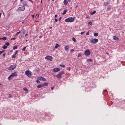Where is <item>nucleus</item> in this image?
<instances>
[{
    "label": "nucleus",
    "mask_w": 125,
    "mask_h": 125,
    "mask_svg": "<svg viewBox=\"0 0 125 125\" xmlns=\"http://www.w3.org/2000/svg\"><path fill=\"white\" fill-rule=\"evenodd\" d=\"M74 17H70L65 19V21L66 22H72L74 21Z\"/></svg>",
    "instance_id": "nucleus-1"
},
{
    "label": "nucleus",
    "mask_w": 125,
    "mask_h": 125,
    "mask_svg": "<svg viewBox=\"0 0 125 125\" xmlns=\"http://www.w3.org/2000/svg\"><path fill=\"white\" fill-rule=\"evenodd\" d=\"M17 76V73L16 72H15L11 74L8 77V79L10 80H11V78L13 77Z\"/></svg>",
    "instance_id": "nucleus-2"
},
{
    "label": "nucleus",
    "mask_w": 125,
    "mask_h": 125,
    "mask_svg": "<svg viewBox=\"0 0 125 125\" xmlns=\"http://www.w3.org/2000/svg\"><path fill=\"white\" fill-rule=\"evenodd\" d=\"M25 74L29 77H31L32 73L29 70L26 71L25 72Z\"/></svg>",
    "instance_id": "nucleus-3"
},
{
    "label": "nucleus",
    "mask_w": 125,
    "mask_h": 125,
    "mask_svg": "<svg viewBox=\"0 0 125 125\" xmlns=\"http://www.w3.org/2000/svg\"><path fill=\"white\" fill-rule=\"evenodd\" d=\"M16 67V65H11V66L9 67L8 69L9 70L12 71Z\"/></svg>",
    "instance_id": "nucleus-4"
},
{
    "label": "nucleus",
    "mask_w": 125,
    "mask_h": 125,
    "mask_svg": "<svg viewBox=\"0 0 125 125\" xmlns=\"http://www.w3.org/2000/svg\"><path fill=\"white\" fill-rule=\"evenodd\" d=\"M98 39H97L94 38L90 40L91 43L95 44L98 42Z\"/></svg>",
    "instance_id": "nucleus-5"
},
{
    "label": "nucleus",
    "mask_w": 125,
    "mask_h": 125,
    "mask_svg": "<svg viewBox=\"0 0 125 125\" xmlns=\"http://www.w3.org/2000/svg\"><path fill=\"white\" fill-rule=\"evenodd\" d=\"M25 7L24 6H22L19 7L18 9V10L19 11H24L25 9Z\"/></svg>",
    "instance_id": "nucleus-6"
},
{
    "label": "nucleus",
    "mask_w": 125,
    "mask_h": 125,
    "mask_svg": "<svg viewBox=\"0 0 125 125\" xmlns=\"http://www.w3.org/2000/svg\"><path fill=\"white\" fill-rule=\"evenodd\" d=\"M90 53V52L89 50H86L84 52V54L86 56L89 55Z\"/></svg>",
    "instance_id": "nucleus-7"
},
{
    "label": "nucleus",
    "mask_w": 125,
    "mask_h": 125,
    "mask_svg": "<svg viewBox=\"0 0 125 125\" xmlns=\"http://www.w3.org/2000/svg\"><path fill=\"white\" fill-rule=\"evenodd\" d=\"M45 58L46 59L48 60L51 61H52V57L51 56L47 55L45 57Z\"/></svg>",
    "instance_id": "nucleus-8"
},
{
    "label": "nucleus",
    "mask_w": 125,
    "mask_h": 125,
    "mask_svg": "<svg viewBox=\"0 0 125 125\" xmlns=\"http://www.w3.org/2000/svg\"><path fill=\"white\" fill-rule=\"evenodd\" d=\"M60 69L59 68H55L53 69V72H56L60 71Z\"/></svg>",
    "instance_id": "nucleus-9"
},
{
    "label": "nucleus",
    "mask_w": 125,
    "mask_h": 125,
    "mask_svg": "<svg viewBox=\"0 0 125 125\" xmlns=\"http://www.w3.org/2000/svg\"><path fill=\"white\" fill-rule=\"evenodd\" d=\"M56 77L57 78L59 79L61 78L62 77V76L61 74L59 73L58 74L56 75Z\"/></svg>",
    "instance_id": "nucleus-10"
},
{
    "label": "nucleus",
    "mask_w": 125,
    "mask_h": 125,
    "mask_svg": "<svg viewBox=\"0 0 125 125\" xmlns=\"http://www.w3.org/2000/svg\"><path fill=\"white\" fill-rule=\"evenodd\" d=\"M65 50L66 51H68L69 49V46L68 45L64 47Z\"/></svg>",
    "instance_id": "nucleus-11"
},
{
    "label": "nucleus",
    "mask_w": 125,
    "mask_h": 125,
    "mask_svg": "<svg viewBox=\"0 0 125 125\" xmlns=\"http://www.w3.org/2000/svg\"><path fill=\"white\" fill-rule=\"evenodd\" d=\"M23 4L24 6H26L27 4V1H25L23 2Z\"/></svg>",
    "instance_id": "nucleus-12"
},
{
    "label": "nucleus",
    "mask_w": 125,
    "mask_h": 125,
    "mask_svg": "<svg viewBox=\"0 0 125 125\" xmlns=\"http://www.w3.org/2000/svg\"><path fill=\"white\" fill-rule=\"evenodd\" d=\"M68 3V2L66 0H64L63 1V3L65 4V5H66Z\"/></svg>",
    "instance_id": "nucleus-13"
},
{
    "label": "nucleus",
    "mask_w": 125,
    "mask_h": 125,
    "mask_svg": "<svg viewBox=\"0 0 125 125\" xmlns=\"http://www.w3.org/2000/svg\"><path fill=\"white\" fill-rule=\"evenodd\" d=\"M114 39L115 40H118L119 39L116 36H114L113 37Z\"/></svg>",
    "instance_id": "nucleus-14"
},
{
    "label": "nucleus",
    "mask_w": 125,
    "mask_h": 125,
    "mask_svg": "<svg viewBox=\"0 0 125 125\" xmlns=\"http://www.w3.org/2000/svg\"><path fill=\"white\" fill-rule=\"evenodd\" d=\"M0 39H2L4 40H5L7 39V38L5 37H4L2 38H0Z\"/></svg>",
    "instance_id": "nucleus-15"
},
{
    "label": "nucleus",
    "mask_w": 125,
    "mask_h": 125,
    "mask_svg": "<svg viewBox=\"0 0 125 125\" xmlns=\"http://www.w3.org/2000/svg\"><path fill=\"white\" fill-rule=\"evenodd\" d=\"M43 86V85H39L37 86V87L38 88H41Z\"/></svg>",
    "instance_id": "nucleus-16"
},
{
    "label": "nucleus",
    "mask_w": 125,
    "mask_h": 125,
    "mask_svg": "<svg viewBox=\"0 0 125 125\" xmlns=\"http://www.w3.org/2000/svg\"><path fill=\"white\" fill-rule=\"evenodd\" d=\"M42 77L40 76L38 78V79L40 80H42Z\"/></svg>",
    "instance_id": "nucleus-17"
},
{
    "label": "nucleus",
    "mask_w": 125,
    "mask_h": 125,
    "mask_svg": "<svg viewBox=\"0 0 125 125\" xmlns=\"http://www.w3.org/2000/svg\"><path fill=\"white\" fill-rule=\"evenodd\" d=\"M59 47V45L58 43H56L55 44V48H57Z\"/></svg>",
    "instance_id": "nucleus-18"
},
{
    "label": "nucleus",
    "mask_w": 125,
    "mask_h": 125,
    "mask_svg": "<svg viewBox=\"0 0 125 125\" xmlns=\"http://www.w3.org/2000/svg\"><path fill=\"white\" fill-rule=\"evenodd\" d=\"M48 85V84L47 83H43V86H47Z\"/></svg>",
    "instance_id": "nucleus-19"
},
{
    "label": "nucleus",
    "mask_w": 125,
    "mask_h": 125,
    "mask_svg": "<svg viewBox=\"0 0 125 125\" xmlns=\"http://www.w3.org/2000/svg\"><path fill=\"white\" fill-rule=\"evenodd\" d=\"M67 11V10H64L63 13H62V14L64 15L66 13V12Z\"/></svg>",
    "instance_id": "nucleus-20"
},
{
    "label": "nucleus",
    "mask_w": 125,
    "mask_h": 125,
    "mask_svg": "<svg viewBox=\"0 0 125 125\" xmlns=\"http://www.w3.org/2000/svg\"><path fill=\"white\" fill-rule=\"evenodd\" d=\"M98 34L97 33H94V35L95 36H98Z\"/></svg>",
    "instance_id": "nucleus-21"
},
{
    "label": "nucleus",
    "mask_w": 125,
    "mask_h": 125,
    "mask_svg": "<svg viewBox=\"0 0 125 125\" xmlns=\"http://www.w3.org/2000/svg\"><path fill=\"white\" fill-rule=\"evenodd\" d=\"M96 12V11H94L93 12H92V13L91 12L90 13V14L91 15H93Z\"/></svg>",
    "instance_id": "nucleus-22"
},
{
    "label": "nucleus",
    "mask_w": 125,
    "mask_h": 125,
    "mask_svg": "<svg viewBox=\"0 0 125 125\" xmlns=\"http://www.w3.org/2000/svg\"><path fill=\"white\" fill-rule=\"evenodd\" d=\"M87 61L92 62L93 61V60L92 59H89L87 60Z\"/></svg>",
    "instance_id": "nucleus-23"
},
{
    "label": "nucleus",
    "mask_w": 125,
    "mask_h": 125,
    "mask_svg": "<svg viewBox=\"0 0 125 125\" xmlns=\"http://www.w3.org/2000/svg\"><path fill=\"white\" fill-rule=\"evenodd\" d=\"M72 40H73L75 42H76V40L75 39L74 37L73 38Z\"/></svg>",
    "instance_id": "nucleus-24"
},
{
    "label": "nucleus",
    "mask_w": 125,
    "mask_h": 125,
    "mask_svg": "<svg viewBox=\"0 0 125 125\" xmlns=\"http://www.w3.org/2000/svg\"><path fill=\"white\" fill-rule=\"evenodd\" d=\"M60 66L62 67L63 68H64L65 67V66L64 65L60 64Z\"/></svg>",
    "instance_id": "nucleus-25"
},
{
    "label": "nucleus",
    "mask_w": 125,
    "mask_h": 125,
    "mask_svg": "<svg viewBox=\"0 0 125 125\" xmlns=\"http://www.w3.org/2000/svg\"><path fill=\"white\" fill-rule=\"evenodd\" d=\"M88 24H90V25H92V22L91 21H89L88 23Z\"/></svg>",
    "instance_id": "nucleus-26"
},
{
    "label": "nucleus",
    "mask_w": 125,
    "mask_h": 125,
    "mask_svg": "<svg viewBox=\"0 0 125 125\" xmlns=\"http://www.w3.org/2000/svg\"><path fill=\"white\" fill-rule=\"evenodd\" d=\"M23 90L25 91H28L26 87H24L23 88Z\"/></svg>",
    "instance_id": "nucleus-27"
},
{
    "label": "nucleus",
    "mask_w": 125,
    "mask_h": 125,
    "mask_svg": "<svg viewBox=\"0 0 125 125\" xmlns=\"http://www.w3.org/2000/svg\"><path fill=\"white\" fill-rule=\"evenodd\" d=\"M7 46H6L5 45H4L3 48V49H6L7 48Z\"/></svg>",
    "instance_id": "nucleus-28"
},
{
    "label": "nucleus",
    "mask_w": 125,
    "mask_h": 125,
    "mask_svg": "<svg viewBox=\"0 0 125 125\" xmlns=\"http://www.w3.org/2000/svg\"><path fill=\"white\" fill-rule=\"evenodd\" d=\"M64 73V72L63 71H61L60 73H59L60 74H63Z\"/></svg>",
    "instance_id": "nucleus-29"
},
{
    "label": "nucleus",
    "mask_w": 125,
    "mask_h": 125,
    "mask_svg": "<svg viewBox=\"0 0 125 125\" xmlns=\"http://www.w3.org/2000/svg\"><path fill=\"white\" fill-rule=\"evenodd\" d=\"M15 55H16L15 54H14L12 56V58H15L16 57Z\"/></svg>",
    "instance_id": "nucleus-30"
},
{
    "label": "nucleus",
    "mask_w": 125,
    "mask_h": 125,
    "mask_svg": "<svg viewBox=\"0 0 125 125\" xmlns=\"http://www.w3.org/2000/svg\"><path fill=\"white\" fill-rule=\"evenodd\" d=\"M5 44L7 46H8L9 45V43L8 42H6L5 43Z\"/></svg>",
    "instance_id": "nucleus-31"
},
{
    "label": "nucleus",
    "mask_w": 125,
    "mask_h": 125,
    "mask_svg": "<svg viewBox=\"0 0 125 125\" xmlns=\"http://www.w3.org/2000/svg\"><path fill=\"white\" fill-rule=\"evenodd\" d=\"M17 48V47L16 46H14V47L13 48V50H15V49H16Z\"/></svg>",
    "instance_id": "nucleus-32"
},
{
    "label": "nucleus",
    "mask_w": 125,
    "mask_h": 125,
    "mask_svg": "<svg viewBox=\"0 0 125 125\" xmlns=\"http://www.w3.org/2000/svg\"><path fill=\"white\" fill-rule=\"evenodd\" d=\"M26 47H24L23 49H22V50L23 51H25V49H26Z\"/></svg>",
    "instance_id": "nucleus-33"
},
{
    "label": "nucleus",
    "mask_w": 125,
    "mask_h": 125,
    "mask_svg": "<svg viewBox=\"0 0 125 125\" xmlns=\"http://www.w3.org/2000/svg\"><path fill=\"white\" fill-rule=\"evenodd\" d=\"M42 80L44 81H46V79L45 78H43V77L42 78Z\"/></svg>",
    "instance_id": "nucleus-34"
},
{
    "label": "nucleus",
    "mask_w": 125,
    "mask_h": 125,
    "mask_svg": "<svg viewBox=\"0 0 125 125\" xmlns=\"http://www.w3.org/2000/svg\"><path fill=\"white\" fill-rule=\"evenodd\" d=\"M111 9V8H107V10H110Z\"/></svg>",
    "instance_id": "nucleus-35"
},
{
    "label": "nucleus",
    "mask_w": 125,
    "mask_h": 125,
    "mask_svg": "<svg viewBox=\"0 0 125 125\" xmlns=\"http://www.w3.org/2000/svg\"><path fill=\"white\" fill-rule=\"evenodd\" d=\"M74 50L73 49H72L71 50L70 52H74Z\"/></svg>",
    "instance_id": "nucleus-36"
},
{
    "label": "nucleus",
    "mask_w": 125,
    "mask_h": 125,
    "mask_svg": "<svg viewBox=\"0 0 125 125\" xmlns=\"http://www.w3.org/2000/svg\"><path fill=\"white\" fill-rule=\"evenodd\" d=\"M89 31H88L86 33V35H89Z\"/></svg>",
    "instance_id": "nucleus-37"
},
{
    "label": "nucleus",
    "mask_w": 125,
    "mask_h": 125,
    "mask_svg": "<svg viewBox=\"0 0 125 125\" xmlns=\"http://www.w3.org/2000/svg\"><path fill=\"white\" fill-rule=\"evenodd\" d=\"M36 82L37 83H39L40 82L38 80H37Z\"/></svg>",
    "instance_id": "nucleus-38"
},
{
    "label": "nucleus",
    "mask_w": 125,
    "mask_h": 125,
    "mask_svg": "<svg viewBox=\"0 0 125 125\" xmlns=\"http://www.w3.org/2000/svg\"><path fill=\"white\" fill-rule=\"evenodd\" d=\"M18 52V51H16L15 53H14L16 55Z\"/></svg>",
    "instance_id": "nucleus-39"
},
{
    "label": "nucleus",
    "mask_w": 125,
    "mask_h": 125,
    "mask_svg": "<svg viewBox=\"0 0 125 125\" xmlns=\"http://www.w3.org/2000/svg\"><path fill=\"white\" fill-rule=\"evenodd\" d=\"M3 52H4V51H0V54L1 53H3Z\"/></svg>",
    "instance_id": "nucleus-40"
},
{
    "label": "nucleus",
    "mask_w": 125,
    "mask_h": 125,
    "mask_svg": "<svg viewBox=\"0 0 125 125\" xmlns=\"http://www.w3.org/2000/svg\"><path fill=\"white\" fill-rule=\"evenodd\" d=\"M85 32V31H84L83 32H81L80 34H81L82 35Z\"/></svg>",
    "instance_id": "nucleus-41"
},
{
    "label": "nucleus",
    "mask_w": 125,
    "mask_h": 125,
    "mask_svg": "<svg viewBox=\"0 0 125 125\" xmlns=\"http://www.w3.org/2000/svg\"><path fill=\"white\" fill-rule=\"evenodd\" d=\"M80 56H81V54H78V55H77V56L78 57H79Z\"/></svg>",
    "instance_id": "nucleus-42"
},
{
    "label": "nucleus",
    "mask_w": 125,
    "mask_h": 125,
    "mask_svg": "<svg viewBox=\"0 0 125 125\" xmlns=\"http://www.w3.org/2000/svg\"><path fill=\"white\" fill-rule=\"evenodd\" d=\"M20 32H21V31H19V32H17V33L16 35H17V34H19Z\"/></svg>",
    "instance_id": "nucleus-43"
},
{
    "label": "nucleus",
    "mask_w": 125,
    "mask_h": 125,
    "mask_svg": "<svg viewBox=\"0 0 125 125\" xmlns=\"http://www.w3.org/2000/svg\"><path fill=\"white\" fill-rule=\"evenodd\" d=\"M55 22H57L58 21V19H55Z\"/></svg>",
    "instance_id": "nucleus-44"
},
{
    "label": "nucleus",
    "mask_w": 125,
    "mask_h": 125,
    "mask_svg": "<svg viewBox=\"0 0 125 125\" xmlns=\"http://www.w3.org/2000/svg\"><path fill=\"white\" fill-rule=\"evenodd\" d=\"M31 16L32 17V18H33L34 17V15H32Z\"/></svg>",
    "instance_id": "nucleus-45"
},
{
    "label": "nucleus",
    "mask_w": 125,
    "mask_h": 125,
    "mask_svg": "<svg viewBox=\"0 0 125 125\" xmlns=\"http://www.w3.org/2000/svg\"><path fill=\"white\" fill-rule=\"evenodd\" d=\"M62 18V17H60L59 18V21H60V20H61V19Z\"/></svg>",
    "instance_id": "nucleus-46"
},
{
    "label": "nucleus",
    "mask_w": 125,
    "mask_h": 125,
    "mask_svg": "<svg viewBox=\"0 0 125 125\" xmlns=\"http://www.w3.org/2000/svg\"><path fill=\"white\" fill-rule=\"evenodd\" d=\"M28 0L31 1L32 3H33V1L32 0Z\"/></svg>",
    "instance_id": "nucleus-47"
},
{
    "label": "nucleus",
    "mask_w": 125,
    "mask_h": 125,
    "mask_svg": "<svg viewBox=\"0 0 125 125\" xmlns=\"http://www.w3.org/2000/svg\"><path fill=\"white\" fill-rule=\"evenodd\" d=\"M0 86H3V85L0 83Z\"/></svg>",
    "instance_id": "nucleus-48"
},
{
    "label": "nucleus",
    "mask_w": 125,
    "mask_h": 125,
    "mask_svg": "<svg viewBox=\"0 0 125 125\" xmlns=\"http://www.w3.org/2000/svg\"><path fill=\"white\" fill-rule=\"evenodd\" d=\"M54 88V87H51V89L52 90H53V89Z\"/></svg>",
    "instance_id": "nucleus-49"
},
{
    "label": "nucleus",
    "mask_w": 125,
    "mask_h": 125,
    "mask_svg": "<svg viewBox=\"0 0 125 125\" xmlns=\"http://www.w3.org/2000/svg\"><path fill=\"white\" fill-rule=\"evenodd\" d=\"M15 38H11V40H15Z\"/></svg>",
    "instance_id": "nucleus-50"
},
{
    "label": "nucleus",
    "mask_w": 125,
    "mask_h": 125,
    "mask_svg": "<svg viewBox=\"0 0 125 125\" xmlns=\"http://www.w3.org/2000/svg\"><path fill=\"white\" fill-rule=\"evenodd\" d=\"M5 53H4L3 54V56H5Z\"/></svg>",
    "instance_id": "nucleus-51"
},
{
    "label": "nucleus",
    "mask_w": 125,
    "mask_h": 125,
    "mask_svg": "<svg viewBox=\"0 0 125 125\" xmlns=\"http://www.w3.org/2000/svg\"><path fill=\"white\" fill-rule=\"evenodd\" d=\"M52 27H49V29H51V30H50V31H51V29H52Z\"/></svg>",
    "instance_id": "nucleus-52"
},
{
    "label": "nucleus",
    "mask_w": 125,
    "mask_h": 125,
    "mask_svg": "<svg viewBox=\"0 0 125 125\" xmlns=\"http://www.w3.org/2000/svg\"><path fill=\"white\" fill-rule=\"evenodd\" d=\"M57 15H55V18H56L57 17Z\"/></svg>",
    "instance_id": "nucleus-53"
},
{
    "label": "nucleus",
    "mask_w": 125,
    "mask_h": 125,
    "mask_svg": "<svg viewBox=\"0 0 125 125\" xmlns=\"http://www.w3.org/2000/svg\"><path fill=\"white\" fill-rule=\"evenodd\" d=\"M70 67H69V68H68V70H69V71H70Z\"/></svg>",
    "instance_id": "nucleus-54"
},
{
    "label": "nucleus",
    "mask_w": 125,
    "mask_h": 125,
    "mask_svg": "<svg viewBox=\"0 0 125 125\" xmlns=\"http://www.w3.org/2000/svg\"><path fill=\"white\" fill-rule=\"evenodd\" d=\"M25 31H23V34H25Z\"/></svg>",
    "instance_id": "nucleus-55"
},
{
    "label": "nucleus",
    "mask_w": 125,
    "mask_h": 125,
    "mask_svg": "<svg viewBox=\"0 0 125 125\" xmlns=\"http://www.w3.org/2000/svg\"><path fill=\"white\" fill-rule=\"evenodd\" d=\"M27 35H28V34H27V33H26V34H25V36H27Z\"/></svg>",
    "instance_id": "nucleus-56"
},
{
    "label": "nucleus",
    "mask_w": 125,
    "mask_h": 125,
    "mask_svg": "<svg viewBox=\"0 0 125 125\" xmlns=\"http://www.w3.org/2000/svg\"><path fill=\"white\" fill-rule=\"evenodd\" d=\"M41 3H42V0H41Z\"/></svg>",
    "instance_id": "nucleus-57"
},
{
    "label": "nucleus",
    "mask_w": 125,
    "mask_h": 125,
    "mask_svg": "<svg viewBox=\"0 0 125 125\" xmlns=\"http://www.w3.org/2000/svg\"><path fill=\"white\" fill-rule=\"evenodd\" d=\"M39 15H38V18H39Z\"/></svg>",
    "instance_id": "nucleus-58"
},
{
    "label": "nucleus",
    "mask_w": 125,
    "mask_h": 125,
    "mask_svg": "<svg viewBox=\"0 0 125 125\" xmlns=\"http://www.w3.org/2000/svg\"><path fill=\"white\" fill-rule=\"evenodd\" d=\"M35 22H39V21H35Z\"/></svg>",
    "instance_id": "nucleus-59"
},
{
    "label": "nucleus",
    "mask_w": 125,
    "mask_h": 125,
    "mask_svg": "<svg viewBox=\"0 0 125 125\" xmlns=\"http://www.w3.org/2000/svg\"><path fill=\"white\" fill-rule=\"evenodd\" d=\"M37 15H38L37 14L36 15V16H35V17H36V16H37Z\"/></svg>",
    "instance_id": "nucleus-60"
},
{
    "label": "nucleus",
    "mask_w": 125,
    "mask_h": 125,
    "mask_svg": "<svg viewBox=\"0 0 125 125\" xmlns=\"http://www.w3.org/2000/svg\"><path fill=\"white\" fill-rule=\"evenodd\" d=\"M77 6H76V7H75V8H77Z\"/></svg>",
    "instance_id": "nucleus-61"
},
{
    "label": "nucleus",
    "mask_w": 125,
    "mask_h": 125,
    "mask_svg": "<svg viewBox=\"0 0 125 125\" xmlns=\"http://www.w3.org/2000/svg\"><path fill=\"white\" fill-rule=\"evenodd\" d=\"M55 50V49H53V50L54 51Z\"/></svg>",
    "instance_id": "nucleus-62"
},
{
    "label": "nucleus",
    "mask_w": 125,
    "mask_h": 125,
    "mask_svg": "<svg viewBox=\"0 0 125 125\" xmlns=\"http://www.w3.org/2000/svg\"><path fill=\"white\" fill-rule=\"evenodd\" d=\"M68 0L70 2L71 1L70 0Z\"/></svg>",
    "instance_id": "nucleus-63"
},
{
    "label": "nucleus",
    "mask_w": 125,
    "mask_h": 125,
    "mask_svg": "<svg viewBox=\"0 0 125 125\" xmlns=\"http://www.w3.org/2000/svg\"><path fill=\"white\" fill-rule=\"evenodd\" d=\"M23 0H21V1H22Z\"/></svg>",
    "instance_id": "nucleus-64"
}]
</instances>
